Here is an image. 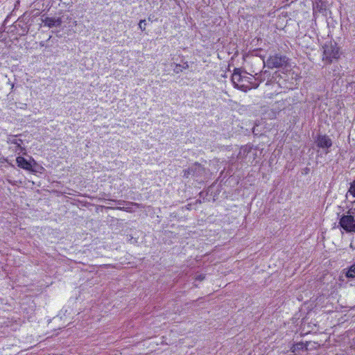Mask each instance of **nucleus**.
I'll return each instance as SVG.
<instances>
[{"instance_id": "nucleus-1", "label": "nucleus", "mask_w": 355, "mask_h": 355, "mask_svg": "<svg viewBox=\"0 0 355 355\" xmlns=\"http://www.w3.org/2000/svg\"><path fill=\"white\" fill-rule=\"evenodd\" d=\"M248 78V76L242 75L239 69H236L232 76V82L235 87L243 92H247L252 88Z\"/></svg>"}, {"instance_id": "nucleus-2", "label": "nucleus", "mask_w": 355, "mask_h": 355, "mask_svg": "<svg viewBox=\"0 0 355 355\" xmlns=\"http://www.w3.org/2000/svg\"><path fill=\"white\" fill-rule=\"evenodd\" d=\"M354 211L349 210L347 214H344L340 218V227L347 232H355V215Z\"/></svg>"}, {"instance_id": "nucleus-3", "label": "nucleus", "mask_w": 355, "mask_h": 355, "mask_svg": "<svg viewBox=\"0 0 355 355\" xmlns=\"http://www.w3.org/2000/svg\"><path fill=\"white\" fill-rule=\"evenodd\" d=\"M322 60L327 61V63H331L333 59L338 58L339 51L336 43L327 42L322 46Z\"/></svg>"}, {"instance_id": "nucleus-4", "label": "nucleus", "mask_w": 355, "mask_h": 355, "mask_svg": "<svg viewBox=\"0 0 355 355\" xmlns=\"http://www.w3.org/2000/svg\"><path fill=\"white\" fill-rule=\"evenodd\" d=\"M7 143L9 144V150L14 153L21 154L25 153V147L24 146V141L22 139L17 138L16 135H9L7 139Z\"/></svg>"}, {"instance_id": "nucleus-5", "label": "nucleus", "mask_w": 355, "mask_h": 355, "mask_svg": "<svg viewBox=\"0 0 355 355\" xmlns=\"http://www.w3.org/2000/svg\"><path fill=\"white\" fill-rule=\"evenodd\" d=\"M287 64V58L279 54L269 56L266 62V65L270 69L284 67H286Z\"/></svg>"}, {"instance_id": "nucleus-6", "label": "nucleus", "mask_w": 355, "mask_h": 355, "mask_svg": "<svg viewBox=\"0 0 355 355\" xmlns=\"http://www.w3.org/2000/svg\"><path fill=\"white\" fill-rule=\"evenodd\" d=\"M42 21L44 25L49 28L60 26L62 23V19L60 17H46L44 19H43Z\"/></svg>"}, {"instance_id": "nucleus-7", "label": "nucleus", "mask_w": 355, "mask_h": 355, "mask_svg": "<svg viewBox=\"0 0 355 355\" xmlns=\"http://www.w3.org/2000/svg\"><path fill=\"white\" fill-rule=\"evenodd\" d=\"M317 145L318 147L322 148H328L331 146L332 141L329 137L326 135H320L317 139Z\"/></svg>"}, {"instance_id": "nucleus-8", "label": "nucleus", "mask_w": 355, "mask_h": 355, "mask_svg": "<svg viewBox=\"0 0 355 355\" xmlns=\"http://www.w3.org/2000/svg\"><path fill=\"white\" fill-rule=\"evenodd\" d=\"M16 162L19 167L27 171H33L31 162L26 160L24 157L20 156L17 157Z\"/></svg>"}, {"instance_id": "nucleus-9", "label": "nucleus", "mask_w": 355, "mask_h": 355, "mask_svg": "<svg viewBox=\"0 0 355 355\" xmlns=\"http://www.w3.org/2000/svg\"><path fill=\"white\" fill-rule=\"evenodd\" d=\"M193 175L200 176L205 173V168L198 163H196L192 166Z\"/></svg>"}, {"instance_id": "nucleus-10", "label": "nucleus", "mask_w": 355, "mask_h": 355, "mask_svg": "<svg viewBox=\"0 0 355 355\" xmlns=\"http://www.w3.org/2000/svg\"><path fill=\"white\" fill-rule=\"evenodd\" d=\"M346 275L347 277H355V263L352 266H351Z\"/></svg>"}, {"instance_id": "nucleus-11", "label": "nucleus", "mask_w": 355, "mask_h": 355, "mask_svg": "<svg viewBox=\"0 0 355 355\" xmlns=\"http://www.w3.org/2000/svg\"><path fill=\"white\" fill-rule=\"evenodd\" d=\"M139 28L142 31H144L146 30V20L145 19H141L139 22Z\"/></svg>"}, {"instance_id": "nucleus-12", "label": "nucleus", "mask_w": 355, "mask_h": 355, "mask_svg": "<svg viewBox=\"0 0 355 355\" xmlns=\"http://www.w3.org/2000/svg\"><path fill=\"white\" fill-rule=\"evenodd\" d=\"M349 192L355 197V180L354 182L351 184L350 188L349 189Z\"/></svg>"}, {"instance_id": "nucleus-13", "label": "nucleus", "mask_w": 355, "mask_h": 355, "mask_svg": "<svg viewBox=\"0 0 355 355\" xmlns=\"http://www.w3.org/2000/svg\"><path fill=\"white\" fill-rule=\"evenodd\" d=\"M190 175H193V170L191 167L184 171V177L188 178Z\"/></svg>"}, {"instance_id": "nucleus-14", "label": "nucleus", "mask_w": 355, "mask_h": 355, "mask_svg": "<svg viewBox=\"0 0 355 355\" xmlns=\"http://www.w3.org/2000/svg\"><path fill=\"white\" fill-rule=\"evenodd\" d=\"M173 71L175 73H179L182 71V67L180 64H176L175 68L173 69Z\"/></svg>"}, {"instance_id": "nucleus-15", "label": "nucleus", "mask_w": 355, "mask_h": 355, "mask_svg": "<svg viewBox=\"0 0 355 355\" xmlns=\"http://www.w3.org/2000/svg\"><path fill=\"white\" fill-rule=\"evenodd\" d=\"M118 209H122L128 212H133L134 210L132 209L131 207H117Z\"/></svg>"}, {"instance_id": "nucleus-16", "label": "nucleus", "mask_w": 355, "mask_h": 355, "mask_svg": "<svg viewBox=\"0 0 355 355\" xmlns=\"http://www.w3.org/2000/svg\"><path fill=\"white\" fill-rule=\"evenodd\" d=\"M128 204H130L132 206H134L135 207H137V208H142V207H144L143 205L139 204V203H137V202H128Z\"/></svg>"}, {"instance_id": "nucleus-17", "label": "nucleus", "mask_w": 355, "mask_h": 355, "mask_svg": "<svg viewBox=\"0 0 355 355\" xmlns=\"http://www.w3.org/2000/svg\"><path fill=\"white\" fill-rule=\"evenodd\" d=\"M205 277L204 275L200 274V275H196L195 279H196V280L202 281L205 279Z\"/></svg>"}, {"instance_id": "nucleus-18", "label": "nucleus", "mask_w": 355, "mask_h": 355, "mask_svg": "<svg viewBox=\"0 0 355 355\" xmlns=\"http://www.w3.org/2000/svg\"><path fill=\"white\" fill-rule=\"evenodd\" d=\"M182 67V70L188 69L189 67L188 62H184Z\"/></svg>"}, {"instance_id": "nucleus-19", "label": "nucleus", "mask_w": 355, "mask_h": 355, "mask_svg": "<svg viewBox=\"0 0 355 355\" xmlns=\"http://www.w3.org/2000/svg\"><path fill=\"white\" fill-rule=\"evenodd\" d=\"M242 151H243V155H245V153H246V148H241V149L240 150V152H239V153L238 157H240V156H241V153H242Z\"/></svg>"}, {"instance_id": "nucleus-20", "label": "nucleus", "mask_w": 355, "mask_h": 355, "mask_svg": "<svg viewBox=\"0 0 355 355\" xmlns=\"http://www.w3.org/2000/svg\"><path fill=\"white\" fill-rule=\"evenodd\" d=\"M258 87V85H256L255 86H254V88H257Z\"/></svg>"}]
</instances>
